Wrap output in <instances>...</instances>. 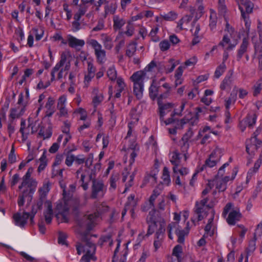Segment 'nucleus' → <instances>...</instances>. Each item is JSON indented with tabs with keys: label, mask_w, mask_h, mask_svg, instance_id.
Wrapping results in <instances>:
<instances>
[{
	"label": "nucleus",
	"mask_w": 262,
	"mask_h": 262,
	"mask_svg": "<svg viewBox=\"0 0 262 262\" xmlns=\"http://www.w3.org/2000/svg\"><path fill=\"white\" fill-rule=\"evenodd\" d=\"M77 253L78 255L83 253L79 262H91L97 260L95 255L96 246L90 240L86 239L76 245Z\"/></svg>",
	"instance_id": "obj_1"
},
{
	"label": "nucleus",
	"mask_w": 262,
	"mask_h": 262,
	"mask_svg": "<svg viewBox=\"0 0 262 262\" xmlns=\"http://www.w3.org/2000/svg\"><path fill=\"white\" fill-rule=\"evenodd\" d=\"M208 202L209 198H204L195 202L193 209L194 215L191 219V221L194 225L195 221H200L206 217L208 211L214 206V203L212 201Z\"/></svg>",
	"instance_id": "obj_2"
},
{
	"label": "nucleus",
	"mask_w": 262,
	"mask_h": 262,
	"mask_svg": "<svg viewBox=\"0 0 262 262\" xmlns=\"http://www.w3.org/2000/svg\"><path fill=\"white\" fill-rule=\"evenodd\" d=\"M100 216L101 213L98 211L87 216H84L80 221H78L76 229V231L81 234V230L85 231L91 230L96 224Z\"/></svg>",
	"instance_id": "obj_3"
},
{
	"label": "nucleus",
	"mask_w": 262,
	"mask_h": 262,
	"mask_svg": "<svg viewBox=\"0 0 262 262\" xmlns=\"http://www.w3.org/2000/svg\"><path fill=\"white\" fill-rule=\"evenodd\" d=\"M190 230L189 223L187 222L184 229H180V226L177 222H172L167 226L168 235L170 239H172V231H174L178 236V242L183 244L185 236H187Z\"/></svg>",
	"instance_id": "obj_4"
},
{
	"label": "nucleus",
	"mask_w": 262,
	"mask_h": 262,
	"mask_svg": "<svg viewBox=\"0 0 262 262\" xmlns=\"http://www.w3.org/2000/svg\"><path fill=\"white\" fill-rule=\"evenodd\" d=\"M145 77V73L142 71L135 72L130 77L133 82L134 94L138 99H141L143 96Z\"/></svg>",
	"instance_id": "obj_5"
},
{
	"label": "nucleus",
	"mask_w": 262,
	"mask_h": 262,
	"mask_svg": "<svg viewBox=\"0 0 262 262\" xmlns=\"http://www.w3.org/2000/svg\"><path fill=\"white\" fill-rule=\"evenodd\" d=\"M155 210L150 211L146 217V223L148 225L147 233L145 235L146 236L156 233V230H158L160 226L163 228H165V222L164 219H161L158 220L155 215Z\"/></svg>",
	"instance_id": "obj_6"
},
{
	"label": "nucleus",
	"mask_w": 262,
	"mask_h": 262,
	"mask_svg": "<svg viewBox=\"0 0 262 262\" xmlns=\"http://www.w3.org/2000/svg\"><path fill=\"white\" fill-rule=\"evenodd\" d=\"M228 214L226 221L231 226L234 225L236 222L239 221L242 216L239 208H234L231 203H228L226 205L222 215L224 217H226Z\"/></svg>",
	"instance_id": "obj_7"
},
{
	"label": "nucleus",
	"mask_w": 262,
	"mask_h": 262,
	"mask_svg": "<svg viewBox=\"0 0 262 262\" xmlns=\"http://www.w3.org/2000/svg\"><path fill=\"white\" fill-rule=\"evenodd\" d=\"M90 180L92 181L91 197L92 199L103 197L107 190V187L102 180L95 179V173L89 174Z\"/></svg>",
	"instance_id": "obj_8"
},
{
	"label": "nucleus",
	"mask_w": 262,
	"mask_h": 262,
	"mask_svg": "<svg viewBox=\"0 0 262 262\" xmlns=\"http://www.w3.org/2000/svg\"><path fill=\"white\" fill-rule=\"evenodd\" d=\"M69 209L68 198L64 195L62 199L57 202L55 208V211L57 212L56 216L60 222L67 223L68 222V215Z\"/></svg>",
	"instance_id": "obj_9"
},
{
	"label": "nucleus",
	"mask_w": 262,
	"mask_h": 262,
	"mask_svg": "<svg viewBox=\"0 0 262 262\" xmlns=\"http://www.w3.org/2000/svg\"><path fill=\"white\" fill-rule=\"evenodd\" d=\"M182 154L178 151H174L171 154L170 162L173 165V172L177 174L178 173L182 176H185L189 173V169L183 167L182 164Z\"/></svg>",
	"instance_id": "obj_10"
},
{
	"label": "nucleus",
	"mask_w": 262,
	"mask_h": 262,
	"mask_svg": "<svg viewBox=\"0 0 262 262\" xmlns=\"http://www.w3.org/2000/svg\"><path fill=\"white\" fill-rule=\"evenodd\" d=\"M222 155V149L216 148L205 160L204 164L200 168L199 171L215 167L220 162Z\"/></svg>",
	"instance_id": "obj_11"
},
{
	"label": "nucleus",
	"mask_w": 262,
	"mask_h": 262,
	"mask_svg": "<svg viewBox=\"0 0 262 262\" xmlns=\"http://www.w3.org/2000/svg\"><path fill=\"white\" fill-rule=\"evenodd\" d=\"M87 43L94 49L96 61L99 64L104 63L106 60V51L102 45L96 39H91Z\"/></svg>",
	"instance_id": "obj_12"
},
{
	"label": "nucleus",
	"mask_w": 262,
	"mask_h": 262,
	"mask_svg": "<svg viewBox=\"0 0 262 262\" xmlns=\"http://www.w3.org/2000/svg\"><path fill=\"white\" fill-rule=\"evenodd\" d=\"M257 28L259 40H257L256 36H253L252 37V40L254 44L255 54L257 56V58L260 60L262 59V28L260 21L258 23Z\"/></svg>",
	"instance_id": "obj_13"
},
{
	"label": "nucleus",
	"mask_w": 262,
	"mask_h": 262,
	"mask_svg": "<svg viewBox=\"0 0 262 262\" xmlns=\"http://www.w3.org/2000/svg\"><path fill=\"white\" fill-rule=\"evenodd\" d=\"M37 183L35 180H22L21 184L19 186L18 189L22 191H27L29 197H31L35 191Z\"/></svg>",
	"instance_id": "obj_14"
},
{
	"label": "nucleus",
	"mask_w": 262,
	"mask_h": 262,
	"mask_svg": "<svg viewBox=\"0 0 262 262\" xmlns=\"http://www.w3.org/2000/svg\"><path fill=\"white\" fill-rule=\"evenodd\" d=\"M261 141L257 138L251 137L246 141V151L250 156H253L256 151L260 147Z\"/></svg>",
	"instance_id": "obj_15"
},
{
	"label": "nucleus",
	"mask_w": 262,
	"mask_h": 262,
	"mask_svg": "<svg viewBox=\"0 0 262 262\" xmlns=\"http://www.w3.org/2000/svg\"><path fill=\"white\" fill-rule=\"evenodd\" d=\"M162 186L159 185L152 191V193L149 198V201L146 203L142 207V209L143 211H147L149 209H153L154 207V202L156 198L162 192Z\"/></svg>",
	"instance_id": "obj_16"
},
{
	"label": "nucleus",
	"mask_w": 262,
	"mask_h": 262,
	"mask_svg": "<svg viewBox=\"0 0 262 262\" xmlns=\"http://www.w3.org/2000/svg\"><path fill=\"white\" fill-rule=\"evenodd\" d=\"M66 38H67V44L69 46L75 49L76 51H80L85 45L83 39H78L71 34L67 35Z\"/></svg>",
	"instance_id": "obj_17"
},
{
	"label": "nucleus",
	"mask_w": 262,
	"mask_h": 262,
	"mask_svg": "<svg viewBox=\"0 0 262 262\" xmlns=\"http://www.w3.org/2000/svg\"><path fill=\"white\" fill-rule=\"evenodd\" d=\"M67 96L62 95L60 96L57 102V108L59 111V115L60 117H68L69 116L68 111L66 107Z\"/></svg>",
	"instance_id": "obj_18"
},
{
	"label": "nucleus",
	"mask_w": 262,
	"mask_h": 262,
	"mask_svg": "<svg viewBox=\"0 0 262 262\" xmlns=\"http://www.w3.org/2000/svg\"><path fill=\"white\" fill-rule=\"evenodd\" d=\"M29 217L30 213L26 212H24L23 213L17 212L13 215L15 225L20 228L25 227Z\"/></svg>",
	"instance_id": "obj_19"
},
{
	"label": "nucleus",
	"mask_w": 262,
	"mask_h": 262,
	"mask_svg": "<svg viewBox=\"0 0 262 262\" xmlns=\"http://www.w3.org/2000/svg\"><path fill=\"white\" fill-rule=\"evenodd\" d=\"M212 130L210 127L209 126H205L202 129H200L198 135L196 137V140L202 138L201 141V144H205L208 143L211 141V134Z\"/></svg>",
	"instance_id": "obj_20"
},
{
	"label": "nucleus",
	"mask_w": 262,
	"mask_h": 262,
	"mask_svg": "<svg viewBox=\"0 0 262 262\" xmlns=\"http://www.w3.org/2000/svg\"><path fill=\"white\" fill-rule=\"evenodd\" d=\"M165 228H163L161 226L158 230H156L154 241L155 251H157L162 246L165 237Z\"/></svg>",
	"instance_id": "obj_21"
},
{
	"label": "nucleus",
	"mask_w": 262,
	"mask_h": 262,
	"mask_svg": "<svg viewBox=\"0 0 262 262\" xmlns=\"http://www.w3.org/2000/svg\"><path fill=\"white\" fill-rule=\"evenodd\" d=\"M256 237L254 236L253 238L249 241L248 247L246 250V254H241L239 258V262H248V256L252 253L256 248Z\"/></svg>",
	"instance_id": "obj_22"
},
{
	"label": "nucleus",
	"mask_w": 262,
	"mask_h": 262,
	"mask_svg": "<svg viewBox=\"0 0 262 262\" xmlns=\"http://www.w3.org/2000/svg\"><path fill=\"white\" fill-rule=\"evenodd\" d=\"M193 135V132L191 129H189L183 136L182 138V141L183 142V145L181 146L182 150L184 154H183L184 158V161H186L187 156L186 152L187 151L189 145L188 141Z\"/></svg>",
	"instance_id": "obj_23"
},
{
	"label": "nucleus",
	"mask_w": 262,
	"mask_h": 262,
	"mask_svg": "<svg viewBox=\"0 0 262 262\" xmlns=\"http://www.w3.org/2000/svg\"><path fill=\"white\" fill-rule=\"evenodd\" d=\"M71 54L70 51H66L60 55V60L58 62L62 67H64V71H68L71 67Z\"/></svg>",
	"instance_id": "obj_24"
},
{
	"label": "nucleus",
	"mask_w": 262,
	"mask_h": 262,
	"mask_svg": "<svg viewBox=\"0 0 262 262\" xmlns=\"http://www.w3.org/2000/svg\"><path fill=\"white\" fill-rule=\"evenodd\" d=\"M31 127V133L33 134L36 132V130L34 129L33 126H31V124H29L26 127V121L24 119L21 120L20 127L19 129V132L21 134V138L23 142H25L28 139V135L30 133V127Z\"/></svg>",
	"instance_id": "obj_25"
},
{
	"label": "nucleus",
	"mask_w": 262,
	"mask_h": 262,
	"mask_svg": "<svg viewBox=\"0 0 262 262\" xmlns=\"http://www.w3.org/2000/svg\"><path fill=\"white\" fill-rule=\"evenodd\" d=\"M238 7L242 15H248L252 12L254 5L248 0H241V3L238 4Z\"/></svg>",
	"instance_id": "obj_26"
},
{
	"label": "nucleus",
	"mask_w": 262,
	"mask_h": 262,
	"mask_svg": "<svg viewBox=\"0 0 262 262\" xmlns=\"http://www.w3.org/2000/svg\"><path fill=\"white\" fill-rule=\"evenodd\" d=\"M231 36L228 34H225L222 40L219 43L218 46L221 47L224 50H233L236 44L232 43L231 41Z\"/></svg>",
	"instance_id": "obj_27"
},
{
	"label": "nucleus",
	"mask_w": 262,
	"mask_h": 262,
	"mask_svg": "<svg viewBox=\"0 0 262 262\" xmlns=\"http://www.w3.org/2000/svg\"><path fill=\"white\" fill-rule=\"evenodd\" d=\"M46 209L43 212V215L46 222L48 224H50L52 221L53 217V211L52 209V203L50 201H46L45 202Z\"/></svg>",
	"instance_id": "obj_28"
},
{
	"label": "nucleus",
	"mask_w": 262,
	"mask_h": 262,
	"mask_svg": "<svg viewBox=\"0 0 262 262\" xmlns=\"http://www.w3.org/2000/svg\"><path fill=\"white\" fill-rule=\"evenodd\" d=\"M92 103L94 107H97L104 100V96L102 93L99 92L98 89L94 88L92 91Z\"/></svg>",
	"instance_id": "obj_29"
},
{
	"label": "nucleus",
	"mask_w": 262,
	"mask_h": 262,
	"mask_svg": "<svg viewBox=\"0 0 262 262\" xmlns=\"http://www.w3.org/2000/svg\"><path fill=\"white\" fill-rule=\"evenodd\" d=\"M54 103L55 100L53 97H49L48 98L47 101L45 105L46 117H50L55 113V109L54 106Z\"/></svg>",
	"instance_id": "obj_30"
},
{
	"label": "nucleus",
	"mask_w": 262,
	"mask_h": 262,
	"mask_svg": "<svg viewBox=\"0 0 262 262\" xmlns=\"http://www.w3.org/2000/svg\"><path fill=\"white\" fill-rule=\"evenodd\" d=\"M86 171V169H84L83 167H81L76 172V177L81 182V186L84 190H87L88 188V184L84 182Z\"/></svg>",
	"instance_id": "obj_31"
},
{
	"label": "nucleus",
	"mask_w": 262,
	"mask_h": 262,
	"mask_svg": "<svg viewBox=\"0 0 262 262\" xmlns=\"http://www.w3.org/2000/svg\"><path fill=\"white\" fill-rule=\"evenodd\" d=\"M113 29L115 31H120L122 28L126 24V20L119 15H116L113 16Z\"/></svg>",
	"instance_id": "obj_32"
},
{
	"label": "nucleus",
	"mask_w": 262,
	"mask_h": 262,
	"mask_svg": "<svg viewBox=\"0 0 262 262\" xmlns=\"http://www.w3.org/2000/svg\"><path fill=\"white\" fill-rule=\"evenodd\" d=\"M160 111V117L161 120H163L165 115L170 112L173 107V104L171 103H163L159 102L158 104Z\"/></svg>",
	"instance_id": "obj_33"
},
{
	"label": "nucleus",
	"mask_w": 262,
	"mask_h": 262,
	"mask_svg": "<svg viewBox=\"0 0 262 262\" xmlns=\"http://www.w3.org/2000/svg\"><path fill=\"white\" fill-rule=\"evenodd\" d=\"M29 99V90H26V96L25 97L23 93H20L18 96V99L17 101V105L20 106L25 109H26V106L28 104V101Z\"/></svg>",
	"instance_id": "obj_34"
},
{
	"label": "nucleus",
	"mask_w": 262,
	"mask_h": 262,
	"mask_svg": "<svg viewBox=\"0 0 262 262\" xmlns=\"http://www.w3.org/2000/svg\"><path fill=\"white\" fill-rule=\"evenodd\" d=\"M211 217L208 220V223L205 227V235L211 236L214 234V227L213 226V221L214 220V211H211Z\"/></svg>",
	"instance_id": "obj_35"
},
{
	"label": "nucleus",
	"mask_w": 262,
	"mask_h": 262,
	"mask_svg": "<svg viewBox=\"0 0 262 262\" xmlns=\"http://www.w3.org/2000/svg\"><path fill=\"white\" fill-rule=\"evenodd\" d=\"M249 46V41L247 38H244L242 42L240 45L239 49L238 50L237 54V60H240L242 58L244 53L247 51L248 47Z\"/></svg>",
	"instance_id": "obj_36"
},
{
	"label": "nucleus",
	"mask_w": 262,
	"mask_h": 262,
	"mask_svg": "<svg viewBox=\"0 0 262 262\" xmlns=\"http://www.w3.org/2000/svg\"><path fill=\"white\" fill-rule=\"evenodd\" d=\"M25 111V108L17 105L16 107L11 109L10 117L13 119L18 118L23 115Z\"/></svg>",
	"instance_id": "obj_37"
},
{
	"label": "nucleus",
	"mask_w": 262,
	"mask_h": 262,
	"mask_svg": "<svg viewBox=\"0 0 262 262\" xmlns=\"http://www.w3.org/2000/svg\"><path fill=\"white\" fill-rule=\"evenodd\" d=\"M261 160L258 159L254 163V167L249 170L247 175L246 183H248L249 182L253 174L258 171L261 165Z\"/></svg>",
	"instance_id": "obj_38"
},
{
	"label": "nucleus",
	"mask_w": 262,
	"mask_h": 262,
	"mask_svg": "<svg viewBox=\"0 0 262 262\" xmlns=\"http://www.w3.org/2000/svg\"><path fill=\"white\" fill-rule=\"evenodd\" d=\"M134 34V28L133 26L130 24H128L126 26V31L119 32L118 35H117L116 39H119L120 37H123L124 35H126L127 37H131Z\"/></svg>",
	"instance_id": "obj_39"
},
{
	"label": "nucleus",
	"mask_w": 262,
	"mask_h": 262,
	"mask_svg": "<svg viewBox=\"0 0 262 262\" xmlns=\"http://www.w3.org/2000/svg\"><path fill=\"white\" fill-rule=\"evenodd\" d=\"M128 176L129 180L128 181L125 185V188L123 193L126 192L127 190L133 185L134 175L131 174L129 176V173L128 172L122 173V182H125Z\"/></svg>",
	"instance_id": "obj_40"
},
{
	"label": "nucleus",
	"mask_w": 262,
	"mask_h": 262,
	"mask_svg": "<svg viewBox=\"0 0 262 262\" xmlns=\"http://www.w3.org/2000/svg\"><path fill=\"white\" fill-rule=\"evenodd\" d=\"M182 253L181 246L177 245L174 247L172 251V257L169 262H180L181 260V254Z\"/></svg>",
	"instance_id": "obj_41"
},
{
	"label": "nucleus",
	"mask_w": 262,
	"mask_h": 262,
	"mask_svg": "<svg viewBox=\"0 0 262 262\" xmlns=\"http://www.w3.org/2000/svg\"><path fill=\"white\" fill-rule=\"evenodd\" d=\"M119 180V174L118 173L112 174L109 179V191H114L117 188V182Z\"/></svg>",
	"instance_id": "obj_42"
},
{
	"label": "nucleus",
	"mask_w": 262,
	"mask_h": 262,
	"mask_svg": "<svg viewBox=\"0 0 262 262\" xmlns=\"http://www.w3.org/2000/svg\"><path fill=\"white\" fill-rule=\"evenodd\" d=\"M159 87L155 84V80L152 81L149 88V95L151 99L155 100L158 96Z\"/></svg>",
	"instance_id": "obj_43"
},
{
	"label": "nucleus",
	"mask_w": 262,
	"mask_h": 262,
	"mask_svg": "<svg viewBox=\"0 0 262 262\" xmlns=\"http://www.w3.org/2000/svg\"><path fill=\"white\" fill-rule=\"evenodd\" d=\"M177 64L175 62L173 59H169L167 62H165L164 65V71L166 74L171 73L177 66Z\"/></svg>",
	"instance_id": "obj_44"
},
{
	"label": "nucleus",
	"mask_w": 262,
	"mask_h": 262,
	"mask_svg": "<svg viewBox=\"0 0 262 262\" xmlns=\"http://www.w3.org/2000/svg\"><path fill=\"white\" fill-rule=\"evenodd\" d=\"M102 42L106 50H111L113 47L112 38L106 34H102Z\"/></svg>",
	"instance_id": "obj_45"
},
{
	"label": "nucleus",
	"mask_w": 262,
	"mask_h": 262,
	"mask_svg": "<svg viewBox=\"0 0 262 262\" xmlns=\"http://www.w3.org/2000/svg\"><path fill=\"white\" fill-rule=\"evenodd\" d=\"M70 208H71L74 211H77L81 206L80 200L77 198L68 199Z\"/></svg>",
	"instance_id": "obj_46"
},
{
	"label": "nucleus",
	"mask_w": 262,
	"mask_h": 262,
	"mask_svg": "<svg viewBox=\"0 0 262 262\" xmlns=\"http://www.w3.org/2000/svg\"><path fill=\"white\" fill-rule=\"evenodd\" d=\"M236 87L234 88L235 89ZM237 98L236 91L234 92V90H233L232 93L230 94L229 97L225 101V107L226 109L229 110L230 106L231 104H234Z\"/></svg>",
	"instance_id": "obj_47"
},
{
	"label": "nucleus",
	"mask_w": 262,
	"mask_h": 262,
	"mask_svg": "<svg viewBox=\"0 0 262 262\" xmlns=\"http://www.w3.org/2000/svg\"><path fill=\"white\" fill-rule=\"evenodd\" d=\"M210 21H209V27L212 31H213L215 29L216 24L217 21V17L216 16V14L215 11L213 10H210Z\"/></svg>",
	"instance_id": "obj_48"
},
{
	"label": "nucleus",
	"mask_w": 262,
	"mask_h": 262,
	"mask_svg": "<svg viewBox=\"0 0 262 262\" xmlns=\"http://www.w3.org/2000/svg\"><path fill=\"white\" fill-rule=\"evenodd\" d=\"M253 95L254 96H257L260 93L262 90V75L259 79L255 82L252 87Z\"/></svg>",
	"instance_id": "obj_49"
},
{
	"label": "nucleus",
	"mask_w": 262,
	"mask_h": 262,
	"mask_svg": "<svg viewBox=\"0 0 262 262\" xmlns=\"http://www.w3.org/2000/svg\"><path fill=\"white\" fill-rule=\"evenodd\" d=\"M126 205L131 207L130 212L132 217H134V215L135 213V208L137 205V202L135 200V195L130 194L128 197L127 202L126 203Z\"/></svg>",
	"instance_id": "obj_50"
},
{
	"label": "nucleus",
	"mask_w": 262,
	"mask_h": 262,
	"mask_svg": "<svg viewBox=\"0 0 262 262\" xmlns=\"http://www.w3.org/2000/svg\"><path fill=\"white\" fill-rule=\"evenodd\" d=\"M38 135L42 137L43 140L50 138L52 135V130L50 127L45 128L41 127L39 130Z\"/></svg>",
	"instance_id": "obj_51"
},
{
	"label": "nucleus",
	"mask_w": 262,
	"mask_h": 262,
	"mask_svg": "<svg viewBox=\"0 0 262 262\" xmlns=\"http://www.w3.org/2000/svg\"><path fill=\"white\" fill-rule=\"evenodd\" d=\"M232 73H231L230 75H227L225 76L220 84V89L222 90H225L230 86L232 83Z\"/></svg>",
	"instance_id": "obj_52"
},
{
	"label": "nucleus",
	"mask_w": 262,
	"mask_h": 262,
	"mask_svg": "<svg viewBox=\"0 0 262 262\" xmlns=\"http://www.w3.org/2000/svg\"><path fill=\"white\" fill-rule=\"evenodd\" d=\"M107 76L111 81H115L117 78V73L114 65L108 68L107 71Z\"/></svg>",
	"instance_id": "obj_53"
},
{
	"label": "nucleus",
	"mask_w": 262,
	"mask_h": 262,
	"mask_svg": "<svg viewBox=\"0 0 262 262\" xmlns=\"http://www.w3.org/2000/svg\"><path fill=\"white\" fill-rule=\"evenodd\" d=\"M137 50V43L136 42H130L127 46L126 51V55L129 57H132Z\"/></svg>",
	"instance_id": "obj_54"
},
{
	"label": "nucleus",
	"mask_w": 262,
	"mask_h": 262,
	"mask_svg": "<svg viewBox=\"0 0 262 262\" xmlns=\"http://www.w3.org/2000/svg\"><path fill=\"white\" fill-rule=\"evenodd\" d=\"M162 179L163 184L166 185H169V184L170 183L171 181L170 178L169 171L168 168L167 167H164L163 169Z\"/></svg>",
	"instance_id": "obj_55"
},
{
	"label": "nucleus",
	"mask_w": 262,
	"mask_h": 262,
	"mask_svg": "<svg viewBox=\"0 0 262 262\" xmlns=\"http://www.w3.org/2000/svg\"><path fill=\"white\" fill-rule=\"evenodd\" d=\"M50 190V186L49 183H45L39 189V195L41 199H45L46 195Z\"/></svg>",
	"instance_id": "obj_56"
},
{
	"label": "nucleus",
	"mask_w": 262,
	"mask_h": 262,
	"mask_svg": "<svg viewBox=\"0 0 262 262\" xmlns=\"http://www.w3.org/2000/svg\"><path fill=\"white\" fill-rule=\"evenodd\" d=\"M226 69V66L225 63L222 62L217 67L214 72V77L216 78H219L220 76L225 72Z\"/></svg>",
	"instance_id": "obj_57"
},
{
	"label": "nucleus",
	"mask_w": 262,
	"mask_h": 262,
	"mask_svg": "<svg viewBox=\"0 0 262 262\" xmlns=\"http://www.w3.org/2000/svg\"><path fill=\"white\" fill-rule=\"evenodd\" d=\"M127 154L129 155L130 163L133 164L135 162V158L137 155L135 146L133 145V147L128 148L127 150Z\"/></svg>",
	"instance_id": "obj_58"
},
{
	"label": "nucleus",
	"mask_w": 262,
	"mask_h": 262,
	"mask_svg": "<svg viewBox=\"0 0 262 262\" xmlns=\"http://www.w3.org/2000/svg\"><path fill=\"white\" fill-rule=\"evenodd\" d=\"M256 118L255 114H248L245 119V123L249 127H252L255 124Z\"/></svg>",
	"instance_id": "obj_59"
},
{
	"label": "nucleus",
	"mask_w": 262,
	"mask_h": 262,
	"mask_svg": "<svg viewBox=\"0 0 262 262\" xmlns=\"http://www.w3.org/2000/svg\"><path fill=\"white\" fill-rule=\"evenodd\" d=\"M28 196V198L31 200L32 196L29 197L28 195V193H27V191H22L21 193L19 194L18 196V199L17 201L18 205L19 207L23 206L25 203V198Z\"/></svg>",
	"instance_id": "obj_60"
},
{
	"label": "nucleus",
	"mask_w": 262,
	"mask_h": 262,
	"mask_svg": "<svg viewBox=\"0 0 262 262\" xmlns=\"http://www.w3.org/2000/svg\"><path fill=\"white\" fill-rule=\"evenodd\" d=\"M218 10L221 15H225L227 11L225 0H218Z\"/></svg>",
	"instance_id": "obj_61"
},
{
	"label": "nucleus",
	"mask_w": 262,
	"mask_h": 262,
	"mask_svg": "<svg viewBox=\"0 0 262 262\" xmlns=\"http://www.w3.org/2000/svg\"><path fill=\"white\" fill-rule=\"evenodd\" d=\"M120 244V242H119L117 244V246L114 251V256L113 258L112 262H125V261H126V255L127 254V252L126 251H125L124 252V253L123 255V256L121 257L119 261L117 259H116V254H117V252L119 250Z\"/></svg>",
	"instance_id": "obj_62"
},
{
	"label": "nucleus",
	"mask_w": 262,
	"mask_h": 262,
	"mask_svg": "<svg viewBox=\"0 0 262 262\" xmlns=\"http://www.w3.org/2000/svg\"><path fill=\"white\" fill-rule=\"evenodd\" d=\"M32 31L35 35L36 40H40L44 34L43 30L42 28H33Z\"/></svg>",
	"instance_id": "obj_63"
},
{
	"label": "nucleus",
	"mask_w": 262,
	"mask_h": 262,
	"mask_svg": "<svg viewBox=\"0 0 262 262\" xmlns=\"http://www.w3.org/2000/svg\"><path fill=\"white\" fill-rule=\"evenodd\" d=\"M177 16L178 14L176 12L173 11H170L166 14H164L162 15V17L166 20L172 21L177 18Z\"/></svg>",
	"instance_id": "obj_64"
}]
</instances>
